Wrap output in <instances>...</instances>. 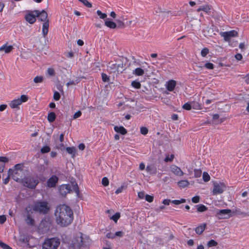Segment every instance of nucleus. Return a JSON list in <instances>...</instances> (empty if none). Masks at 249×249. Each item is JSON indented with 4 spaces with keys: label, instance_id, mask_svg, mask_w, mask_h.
I'll use <instances>...</instances> for the list:
<instances>
[{
    "label": "nucleus",
    "instance_id": "423d86ee",
    "mask_svg": "<svg viewBox=\"0 0 249 249\" xmlns=\"http://www.w3.org/2000/svg\"><path fill=\"white\" fill-rule=\"evenodd\" d=\"M86 240H88V239H85L83 237V234L82 233L79 232L78 234V236L76 238V242L75 243H67L69 245H70V247H71L73 248H79L82 246H87V241Z\"/></svg>",
    "mask_w": 249,
    "mask_h": 249
},
{
    "label": "nucleus",
    "instance_id": "a878e982",
    "mask_svg": "<svg viewBox=\"0 0 249 249\" xmlns=\"http://www.w3.org/2000/svg\"><path fill=\"white\" fill-rule=\"evenodd\" d=\"M56 118V115L55 113L52 112L48 114V120L50 123H53L54 121Z\"/></svg>",
    "mask_w": 249,
    "mask_h": 249
},
{
    "label": "nucleus",
    "instance_id": "7c9ffc66",
    "mask_svg": "<svg viewBox=\"0 0 249 249\" xmlns=\"http://www.w3.org/2000/svg\"><path fill=\"white\" fill-rule=\"evenodd\" d=\"M197 208V211L199 212H203L207 210V208L202 204H199L196 206Z\"/></svg>",
    "mask_w": 249,
    "mask_h": 249
},
{
    "label": "nucleus",
    "instance_id": "473e14b6",
    "mask_svg": "<svg viewBox=\"0 0 249 249\" xmlns=\"http://www.w3.org/2000/svg\"><path fill=\"white\" fill-rule=\"evenodd\" d=\"M72 189L78 196L79 194V189L76 182H72Z\"/></svg>",
    "mask_w": 249,
    "mask_h": 249
},
{
    "label": "nucleus",
    "instance_id": "c03bdc74",
    "mask_svg": "<svg viewBox=\"0 0 249 249\" xmlns=\"http://www.w3.org/2000/svg\"><path fill=\"white\" fill-rule=\"evenodd\" d=\"M102 184L104 186H107L109 184V180L107 177H104L102 180Z\"/></svg>",
    "mask_w": 249,
    "mask_h": 249
},
{
    "label": "nucleus",
    "instance_id": "de8ad7c7",
    "mask_svg": "<svg viewBox=\"0 0 249 249\" xmlns=\"http://www.w3.org/2000/svg\"><path fill=\"white\" fill-rule=\"evenodd\" d=\"M192 106L189 103H185L182 107L184 109L190 110L192 108Z\"/></svg>",
    "mask_w": 249,
    "mask_h": 249
},
{
    "label": "nucleus",
    "instance_id": "0e129e2a",
    "mask_svg": "<svg viewBox=\"0 0 249 249\" xmlns=\"http://www.w3.org/2000/svg\"><path fill=\"white\" fill-rule=\"evenodd\" d=\"M82 114V113L80 111H78L76 112H75L73 115V119H75L79 117Z\"/></svg>",
    "mask_w": 249,
    "mask_h": 249
},
{
    "label": "nucleus",
    "instance_id": "4468645a",
    "mask_svg": "<svg viewBox=\"0 0 249 249\" xmlns=\"http://www.w3.org/2000/svg\"><path fill=\"white\" fill-rule=\"evenodd\" d=\"M73 219H56V223L61 227H66L70 225Z\"/></svg>",
    "mask_w": 249,
    "mask_h": 249
},
{
    "label": "nucleus",
    "instance_id": "603ef678",
    "mask_svg": "<svg viewBox=\"0 0 249 249\" xmlns=\"http://www.w3.org/2000/svg\"><path fill=\"white\" fill-rule=\"evenodd\" d=\"M209 53V50L207 48H204L201 50V54L202 56L205 57Z\"/></svg>",
    "mask_w": 249,
    "mask_h": 249
},
{
    "label": "nucleus",
    "instance_id": "b1692460",
    "mask_svg": "<svg viewBox=\"0 0 249 249\" xmlns=\"http://www.w3.org/2000/svg\"><path fill=\"white\" fill-rule=\"evenodd\" d=\"M146 170L151 174H155L157 173V168L154 165H147Z\"/></svg>",
    "mask_w": 249,
    "mask_h": 249
},
{
    "label": "nucleus",
    "instance_id": "bb28decb",
    "mask_svg": "<svg viewBox=\"0 0 249 249\" xmlns=\"http://www.w3.org/2000/svg\"><path fill=\"white\" fill-rule=\"evenodd\" d=\"M144 73L143 70L140 68H136L133 72V73L137 76H142Z\"/></svg>",
    "mask_w": 249,
    "mask_h": 249
},
{
    "label": "nucleus",
    "instance_id": "3c124183",
    "mask_svg": "<svg viewBox=\"0 0 249 249\" xmlns=\"http://www.w3.org/2000/svg\"><path fill=\"white\" fill-rule=\"evenodd\" d=\"M53 99L55 101H58L60 98V95L57 91H55L53 94Z\"/></svg>",
    "mask_w": 249,
    "mask_h": 249
},
{
    "label": "nucleus",
    "instance_id": "a211bd4d",
    "mask_svg": "<svg viewBox=\"0 0 249 249\" xmlns=\"http://www.w3.org/2000/svg\"><path fill=\"white\" fill-rule=\"evenodd\" d=\"M49 27V20H47L44 22L42 25V35L45 37L48 33Z\"/></svg>",
    "mask_w": 249,
    "mask_h": 249
},
{
    "label": "nucleus",
    "instance_id": "4d7b16f0",
    "mask_svg": "<svg viewBox=\"0 0 249 249\" xmlns=\"http://www.w3.org/2000/svg\"><path fill=\"white\" fill-rule=\"evenodd\" d=\"M22 165L21 164H17L15 165L14 167V169H13V171H17V170H23L22 168Z\"/></svg>",
    "mask_w": 249,
    "mask_h": 249
},
{
    "label": "nucleus",
    "instance_id": "9b49d317",
    "mask_svg": "<svg viewBox=\"0 0 249 249\" xmlns=\"http://www.w3.org/2000/svg\"><path fill=\"white\" fill-rule=\"evenodd\" d=\"M33 13H36L35 16H36V17H37L41 21L46 22V20H49V19H48V14L44 10L41 11L34 10L33 11Z\"/></svg>",
    "mask_w": 249,
    "mask_h": 249
},
{
    "label": "nucleus",
    "instance_id": "a19ab883",
    "mask_svg": "<svg viewBox=\"0 0 249 249\" xmlns=\"http://www.w3.org/2000/svg\"><path fill=\"white\" fill-rule=\"evenodd\" d=\"M116 21L117 22V27L118 26V28H124V23L120 19H116Z\"/></svg>",
    "mask_w": 249,
    "mask_h": 249
},
{
    "label": "nucleus",
    "instance_id": "5701e85b",
    "mask_svg": "<svg viewBox=\"0 0 249 249\" xmlns=\"http://www.w3.org/2000/svg\"><path fill=\"white\" fill-rule=\"evenodd\" d=\"M114 130L122 135H125L127 133V130L123 126H115L114 127Z\"/></svg>",
    "mask_w": 249,
    "mask_h": 249
},
{
    "label": "nucleus",
    "instance_id": "338daca9",
    "mask_svg": "<svg viewBox=\"0 0 249 249\" xmlns=\"http://www.w3.org/2000/svg\"><path fill=\"white\" fill-rule=\"evenodd\" d=\"M192 106L193 108H194L200 109V105L198 103H194L193 105Z\"/></svg>",
    "mask_w": 249,
    "mask_h": 249
},
{
    "label": "nucleus",
    "instance_id": "79ce46f5",
    "mask_svg": "<svg viewBox=\"0 0 249 249\" xmlns=\"http://www.w3.org/2000/svg\"><path fill=\"white\" fill-rule=\"evenodd\" d=\"M195 177L196 178H199L201 176L202 174V171L200 169H195Z\"/></svg>",
    "mask_w": 249,
    "mask_h": 249
},
{
    "label": "nucleus",
    "instance_id": "393cba45",
    "mask_svg": "<svg viewBox=\"0 0 249 249\" xmlns=\"http://www.w3.org/2000/svg\"><path fill=\"white\" fill-rule=\"evenodd\" d=\"M105 24L107 27L110 29H115L117 27V24L113 21L106 20L105 22Z\"/></svg>",
    "mask_w": 249,
    "mask_h": 249
},
{
    "label": "nucleus",
    "instance_id": "774afa93",
    "mask_svg": "<svg viewBox=\"0 0 249 249\" xmlns=\"http://www.w3.org/2000/svg\"><path fill=\"white\" fill-rule=\"evenodd\" d=\"M235 57L237 60H241L242 59V55L240 53H237L235 55Z\"/></svg>",
    "mask_w": 249,
    "mask_h": 249
},
{
    "label": "nucleus",
    "instance_id": "6e6d98bb",
    "mask_svg": "<svg viewBox=\"0 0 249 249\" xmlns=\"http://www.w3.org/2000/svg\"><path fill=\"white\" fill-rule=\"evenodd\" d=\"M200 197L198 196H196L192 198V201L194 203H197L199 202Z\"/></svg>",
    "mask_w": 249,
    "mask_h": 249
},
{
    "label": "nucleus",
    "instance_id": "4be33fe9",
    "mask_svg": "<svg viewBox=\"0 0 249 249\" xmlns=\"http://www.w3.org/2000/svg\"><path fill=\"white\" fill-rule=\"evenodd\" d=\"M21 104V102H20V101H19V99L18 98L17 99H15V100L12 101L10 102L9 106L11 108H18V107L19 105H20Z\"/></svg>",
    "mask_w": 249,
    "mask_h": 249
},
{
    "label": "nucleus",
    "instance_id": "58836bf2",
    "mask_svg": "<svg viewBox=\"0 0 249 249\" xmlns=\"http://www.w3.org/2000/svg\"><path fill=\"white\" fill-rule=\"evenodd\" d=\"M203 179L205 182H207L210 180V177L207 172L203 173Z\"/></svg>",
    "mask_w": 249,
    "mask_h": 249
},
{
    "label": "nucleus",
    "instance_id": "5fc2aeb1",
    "mask_svg": "<svg viewBox=\"0 0 249 249\" xmlns=\"http://www.w3.org/2000/svg\"><path fill=\"white\" fill-rule=\"evenodd\" d=\"M102 79L104 82H109V79L107 75L104 73H102Z\"/></svg>",
    "mask_w": 249,
    "mask_h": 249
},
{
    "label": "nucleus",
    "instance_id": "39448f33",
    "mask_svg": "<svg viewBox=\"0 0 249 249\" xmlns=\"http://www.w3.org/2000/svg\"><path fill=\"white\" fill-rule=\"evenodd\" d=\"M60 244L59 239L52 238L47 239L43 244V249H57Z\"/></svg>",
    "mask_w": 249,
    "mask_h": 249
},
{
    "label": "nucleus",
    "instance_id": "052dcab7",
    "mask_svg": "<svg viewBox=\"0 0 249 249\" xmlns=\"http://www.w3.org/2000/svg\"><path fill=\"white\" fill-rule=\"evenodd\" d=\"M204 66L208 69L212 70L213 69V65L211 63H206Z\"/></svg>",
    "mask_w": 249,
    "mask_h": 249
},
{
    "label": "nucleus",
    "instance_id": "37998d69",
    "mask_svg": "<svg viewBox=\"0 0 249 249\" xmlns=\"http://www.w3.org/2000/svg\"><path fill=\"white\" fill-rule=\"evenodd\" d=\"M141 133L142 135H146L148 132V130L146 127L142 126L140 128Z\"/></svg>",
    "mask_w": 249,
    "mask_h": 249
},
{
    "label": "nucleus",
    "instance_id": "0eeeda50",
    "mask_svg": "<svg viewBox=\"0 0 249 249\" xmlns=\"http://www.w3.org/2000/svg\"><path fill=\"white\" fill-rule=\"evenodd\" d=\"M37 179H36L34 177L26 178L25 179H23V182H22L24 185L28 188L31 189H34L38 183Z\"/></svg>",
    "mask_w": 249,
    "mask_h": 249
},
{
    "label": "nucleus",
    "instance_id": "69168bd1",
    "mask_svg": "<svg viewBox=\"0 0 249 249\" xmlns=\"http://www.w3.org/2000/svg\"><path fill=\"white\" fill-rule=\"evenodd\" d=\"M138 197L141 199H143L145 197L144 192L143 191L140 192L138 193Z\"/></svg>",
    "mask_w": 249,
    "mask_h": 249
},
{
    "label": "nucleus",
    "instance_id": "8fccbe9b",
    "mask_svg": "<svg viewBox=\"0 0 249 249\" xmlns=\"http://www.w3.org/2000/svg\"><path fill=\"white\" fill-rule=\"evenodd\" d=\"M28 100V97L26 95H22L20 96V98L19 99V101L21 102V103L23 102H26Z\"/></svg>",
    "mask_w": 249,
    "mask_h": 249
},
{
    "label": "nucleus",
    "instance_id": "6e6552de",
    "mask_svg": "<svg viewBox=\"0 0 249 249\" xmlns=\"http://www.w3.org/2000/svg\"><path fill=\"white\" fill-rule=\"evenodd\" d=\"M220 35L223 37L225 41H229L231 37L237 36L238 33L235 30H232L228 32H221Z\"/></svg>",
    "mask_w": 249,
    "mask_h": 249
},
{
    "label": "nucleus",
    "instance_id": "20e7f679",
    "mask_svg": "<svg viewBox=\"0 0 249 249\" xmlns=\"http://www.w3.org/2000/svg\"><path fill=\"white\" fill-rule=\"evenodd\" d=\"M9 176H12V178L17 182H23L25 174L23 170H17L13 171L12 169H9L8 172Z\"/></svg>",
    "mask_w": 249,
    "mask_h": 249
},
{
    "label": "nucleus",
    "instance_id": "f257e3e1",
    "mask_svg": "<svg viewBox=\"0 0 249 249\" xmlns=\"http://www.w3.org/2000/svg\"><path fill=\"white\" fill-rule=\"evenodd\" d=\"M55 215L60 218H64L65 216L71 218L73 215V212L67 205H60L56 208Z\"/></svg>",
    "mask_w": 249,
    "mask_h": 249
},
{
    "label": "nucleus",
    "instance_id": "f704fd0d",
    "mask_svg": "<svg viewBox=\"0 0 249 249\" xmlns=\"http://www.w3.org/2000/svg\"><path fill=\"white\" fill-rule=\"evenodd\" d=\"M51 148L49 146H44L40 150L41 153L44 154L50 151Z\"/></svg>",
    "mask_w": 249,
    "mask_h": 249
},
{
    "label": "nucleus",
    "instance_id": "13d9d810",
    "mask_svg": "<svg viewBox=\"0 0 249 249\" xmlns=\"http://www.w3.org/2000/svg\"><path fill=\"white\" fill-rule=\"evenodd\" d=\"M125 188V186L124 185H122L121 186V187H119L117 190L116 191H115V193L116 194H118L120 193H121L123 190Z\"/></svg>",
    "mask_w": 249,
    "mask_h": 249
},
{
    "label": "nucleus",
    "instance_id": "ddd939ff",
    "mask_svg": "<svg viewBox=\"0 0 249 249\" xmlns=\"http://www.w3.org/2000/svg\"><path fill=\"white\" fill-rule=\"evenodd\" d=\"M35 15L36 13H33V11H32L25 15V18L29 23L33 24L36 21V16Z\"/></svg>",
    "mask_w": 249,
    "mask_h": 249
},
{
    "label": "nucleus",
    "instance_id": "c85d7f7f",
    "mask_svg": "<svg viewBox=\"0 0 249 249\" xmlns=\"http://www.w3.org/2000/svg\"><path fill=\"white\" fill-rule=\"evenodd\" d=\"M26 223L31 227H36V222L34 219H25Z\"/></svg>",
    "mask_w": 249,
    "mask_h": 249
},
{
    "label": "nucleus",
    "instance_id": "09e8293b",
    "mask_svg": "<svg viewBox=\"0 0 249 249\" xmlns=\"http://www.w3.org/2000/svg\"><path fill=\"white\" fill-rule=\"evenodd\" d=\"M145 198V200L148 202H152L153 201L154 197L152 196L146 195Z\"/></svg>",
    "mask_w": 249,
    "mask_h": 249
},
{
    "label": "nucleus",
    "instance_id": "aec40b11",
    "mask_svg": "<svg viewBox=\"0 0 249 249\" xmlns=\"http://www.w3.org/2000/svg\"><path fill=\"white\" fill-rule=\"evenodd\" d=\"M207 224L206 223H202L196 227L195 231L197 234H201L206 227Z\"/></svg>",
    "mask_w": 249,
    "mask_h": 249
},
{
    "label": "nucleus",
    "instance_id": "2eb2a0df",
    "mask_svg": "<svg viewBox=\"0 0 249 249\" xmlns=\"http://www.w3.org/2000/svg\"><path fill=\"white\" fill-rule=\"evenodd\" d=\"M58 178L56 176H52L47 181V185L49 187H54L56 186Z\"/></svg>",
    "mask_w": 249,
    "mask_h": 249
},
{
    "label": "nucleus",
    "instance_id": "dca6fc26",
    "mask_svg": "<svg viewBox=\"0 0 249 249\" xmlns=\"http://www.w3.org/2000/svg\"><path fill=\"white\" fill-rule=\"evenodd\" d=\"M217 214L219 215H228L229 217H233L235 215L233 214L232 211L230 209H223L220 210L218 212H217Z\"/></svg>",
    "mask_w": 249,
    "mask_h": 249
},
{
    "label": "nucleus",
    "instance_id": "72a5a7b5",
    "mask_svg": "<svg viewBox=\"0 0 249 249\" xmlns=\"http://www.w3.org/2000/svg\"><path fill=\"white\" fill-rule=\"evenodd\" d=\"M131 85L133 87L139 89L141 88V85L140 83L137 81H133L131 83Z\"/></svg>",
    "mask_w": 249,
    "mask_h": 249
},
{
    "label": "nucleus",
    "instance_id": "680f3d73",
    "mask_svg": "<svg viewBox=\"0 0 249 249\" xmlns=\"http://www.w3.org/2000/svg\"><path fill=\"white\" fill-rule=\"evenodd\" d=\"M108 217L110 218H120L121 217V213L119 212L116 213L114 214H112V216L108 215Z\"/></svg>",
    "mask_w": 249,
    "mask_h": 249
},
{
    "label": "nucleus",
    "instance_id": "cd10ccee",
    "mask_svg": "<svg viewBox=\"0 0 249 249\" xmlns=\"http://www.w3.org/2000/svg\"><path fill=\"white\" fill-rule=\"evenodd\" d=\"M178 185L181 188H185L189 185V182L187 180H182L178 182Z\"/></svg>",
    "mask_w": 249,
    "mask_h": 249
},
{
    "label": "nucleus",
    "instance_id": "bf43d9fd",
    "mask_svg": "<svg viewBox=\"0 0 249 249\" xmlns=\"http://www.w3.org/2000/svg\"><path fill=\"white\" fill-rule=\"evenodd\" d=\"M174 158V156L173 155H171L170 157H169V156H166L164 159V161H165V162L171 161L173 160Z\"/></svg>",
    "mask_w": 249,
    "mask_h": 249
},
{
    "label": "nucleus",
    "instance_id": "864d4df0",
    "mask_svg": "<svg viewBox=\"0 0 249 249\" xmlns=\"http://www.w3.org/2000/svg\"><path fill=\"white\" fill-rule=\"evenodd\" d=\"M47 73L50 76H54L55 74L54 70L53 68H51L48 69Z\"/></svg>",
    "mask_w": 249,
    "mask_h": 249
},
{
    "label": "nucleus",
    "instance_id": "6ab92c4d",
    "mask_svg": "<svg viewBox=\"0 0 249 249\" xmlns=\"http://www.w3.org/2000/svg\"><path fill=\"white\" fill-rule=\"evenodd\" d=\"M176 85V82L174 80H169L166 85V89L169 91H172Z\"/></svg>",
    "mask_w": 249,
    "mask_h": 249
},
{
    "label": "nucleus",
    "instance_id": "f03ea898",
    "mask_svg": "<svg viewBox=\"0 0 249 249\" xmlns=\"http://www.w3.org/2000/svg\"><path fill=\"white\" fill-rule=\"evenodd\" d=\"M124 70V64L122 62L114 63L112 61H111L108 63L107 66V70L110 73L117 72L119 73L122 72Z\"/></svg>",
    "mask_w": 249,
    "mask_h": 249
},
{
    "label": "nucleus",
    "instance_id": "f8f14e48",
    "mask_svg": "<svg viewBox=\"0 0 249 249\" xmlns=\"http://www.w3.org/2000/svg\"><path fill=\"white\" fill-rule=\"evenodd\" d=\"M49 229V223L45 219H42L38 226L39 231L41 233H45L48 231Z\"/></svg>",
    "mask_w": 249,
    "mask_h": 249
},
{
    "label": "nucleus",
    "instance_id": "412c9836",
    "mask_svg": "<svg viewBox=\"0 0 249 249\" xmlns=\"http://www.w3.org/2000/svg\"><path fill=\"white\" fill-rule=\"evenodd\" d=\"M7 43L0 47V52L4 51L6 53H8L13 50L14 48L13 46L9 45L7 46Z\"/></svg>",
    "mask_w": 249,
    "mask_h": 249
},
{
    "label": "nucleus",
    "instance_id": "c9c22d12",
    "mask_svg": "<svg viewBox=\"0 0 249 249\" xmlns=\"http://www.w3.org/2000/svg\"><path fill=\"white\" fill-rule=\"evenodd\" d=\"M185 202H186V199L184 198H181L180 200H174L172 201V203L177 205Z\"/></svg>",
    "mask_w": 249,
    "mask_h": 249
},
{
    "label": "nucleus",
    "instance_id": "e433bc0d",
    "mask_svg": "<svg viewBox=\"0 0 249 249\" xmlns=\"http://www.w3.org/2000/svg\"><path fill=\"white\" fill-rule=\"evenodd\" d=\"M218 243L214 240H211L207 243V246L208 247H215L217 245Z\"/></svg>",
    "mask_w": 249,
    "mask_h": 249
},
{
    "label": "nucleus",
    "instance_id": "4c0bfd02",
    "mask_svg": "<svg viewBox=\"0 0 249 249\" xmlns=\"http://www.w3.org/2000/svg\"><path fill=\"white\" fill-rule=\"evenodd\" d=\"M81 2L85 6L90 8L92 7V4L90 2H89L87 0H78Z\"/></svg>",
    "mask_w": 249,
    "mask_h": 249
},
{
    "label": "nucleus",
    "instance_id": "2f4dec72",
    "mask_svg": "<svg viewBox=\"0 0 249 249\" xmlns=\"http://www.w3.org/2000/svg\"><path fill=\"white\" fill-rule=\"evenodd\" d=\"M67 152L71 155H72V157L74 156V153L75 151V148L74 147H68L66 149Z\"/></svg>",
    "mask_w": 249,
    "mask_h": 249
},
{
    "label": "nucleus",
    "instance_id": "e2e57ef3",
    "mask_svg": "<svg viewBox=\"0 0 249 249\" xmlns=\"http://www.w3.org/2000/svg\"><path fill=\"white\" fill-rule=\"evenodd\" d=\"M0 161L6 163L9 161V159L5 157H0Z\"/></svg>",
    "mask_w": 249,
    "mask_h": 249
},
{
    "label": "nucleus",
    "instance_id": "49530a36",
    "mask_svg": "<svg viewBox=\"0 0 249 249\" xmlns=\"http://www.w3.org/2000/svg\"><path fill=\"white\" fill-rule=\"evenodd\" d=\"M34 81L36 83H41L43 81V77L42 76H36L34 78Z\"/></svg>",
    "mask_w": 249,
    "mask_h": 249
},
{
    "label": "nucleus",
    "instance_id": "c756f323",
    "mask_svg": "<svg viewBox=\"0 0 249 249\" xmlns=\"http://www.w3.org/2000/svg\"><path fill=\"white\" fill-rule=\"evenodd\" d=\"M232 212L233 213V214L235 215L234 217H245L247 216L246 213L242 212L240 210L232 211Z\"/></svg>",
    "mask_w": 249,
    "mask_h": 249
},
{
    "label": "nucleus",
    "instance_id": "7ed1b4c3",
    "mask_svg": "<svg viewBox=\"0 0 249 249\" xmlns=\"http://www.w3.org/2000/svg\"><path fill=\"white\" fill-rule=\"evenodd\" d=\"M33 210L40 213H47L50 210V207L46 201H39L36 202L33 206Z\"/></svg>",
    "mask_w": 249,
    "mask_h": 249
},
{
    "label": "nucleus",
    "instance_id": "f3484780",
    "mask_svg": "<svg viewBox=\"0 0 249 249\" xmlns=\"http://www.w3.org/2000/svg\"><path fill=\"white\" fill-rule=\"evenodd\" d=\"M171 170L175 175L179 176H182L183 175V172L178 167L173 165L171 166Z\"/></svg>",
    "mask_w": 249,
    "mask_h": 249
},
{
    "label": "nucleus",
    "instance_id": "a18cd8bd",
    "mask_svg": "<svg viewBox=\"0 0 249 249\" xmlns=\"http://www.w3.org/2000/svg\"><path fill=\"white\" fill-rule=\"evenodd\" d=\"M201 9H202V11H203L206 13H208L209 12V11L210 10L211 8H210V6L207 4L204 6H202Z\"/></svg>",
    "mask_w": 249,
    "mask_h": 249
},
{
    "label": "nucleus",
    "instance_id": "ea45409f",
    "mask_svg": "<svg viewBox=\"0 0 249 249\" xmlns=\"http://www.w3.org/2000/svg\"><path fill=\"white\" fill-rule=\"evenodd\" d=\"M97 14L101 19H105L107 17V15L105 13H103L100 10H97Z\"/></svg>",
    "mask_w": 249,
    "mask_h": 249
},
{
    "label": "nucleus",
    "instance_id": "9d476101",
    "mask_svg": "<svg viewBox=\"0 0 249 249\" xmlns=\"http://www.w3.org/2000/svg\"><path fill=\"white\" fill-rule=\"evenodd\" d=\"M71 191V186L69 184H63L59 188V195L62 197H65L67 194Z\"/></svg>",
    "mask_w": 249,
    "mask_h": 249
},
{
    "label": "nucleus",
    "instance_id": "1a4fd4ad",
    "mask_svg": "<svg viewBox=\"0 0 249 249\" xmlns=\"http://www.w3.org/2000/svg\"><path fill=\"white\" fill-rule=\"evenodd\" d=\"M225 187L226 186L224 183L214 182L213 193L214 195L221 194L224 192Z\"/></svg>",
    "mask_w": 249,
    "mask_h": 249
}]
</instances>
